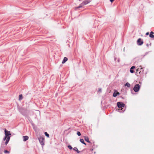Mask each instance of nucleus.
I'll use <instances>...</instances> for the list:
<instances>
[{
  "instance_id": "obj_1",
  "label": "nucleus",
  "mask_w": 154,
  "mask_h": 154,
  "mask_svg": "<svg viewBox=\"0 0 154 154\" xmlns=\"http://www.w3.org/2000/svg\"><path fill=\"white\" fill-rule=\"evenodd\" d=\"M4 131L5 136L3 138V140L4 141L6 140L5 145H7L10 140L11 134L10 131H8L6 129H5Z\"/></svg>"
},
{
  "instance_id": "obj_2",
  "label": "nucleus",
  "mask_w": 154,
  "mask_h": 154,
  "mask_svg": "<svg viewBox=\"0 0 154 154\" xmlns=\"http://www.w3.org/2000/svg\"><path fill=\"white\" fill-rule=\"evenodd\" d=\"M140 88V85L138 84H137L135 85L133 88V90L135 92H138L139 91Z\"/></svg>"
},
{
  "instance_id": "obj_3",
  "label": "nucleus",
  "mask_w": 154,
  "mask_h": 154,
  "mask_svg": "<svg viewBox=\"0 0 154 154\" xmlns=\"http://www.w3.org/2000/svg\"><path fill=\"white\" fill-rule=\"evenodd\" d=\"M117 106L119 108H123L125 106V104L122 102H118L117 103Z\"/></svg>"
},
{
  "instance_id": "obj_4",
  "label": "nucleus",
  "mask_w": 154,
  "mask_h": 154,
  "mask_svg": "<svg viewBox=\"0 0 154 154\" xmlns=\"http://www.w3.org/2000/svg\"><path fill=\"white\" fill-rule=\"evenodd\" d=\"M137 44L138 45H142L143 43V40L141 38H138L137 41Z\"/></svg>"
},
{
  "instance_id": "obj_5",
  "label": "nucleus",
  "mask_w": 154,
  "mask_h": 154,
  "mask_svg": "<svg viewBox=\"0 0 154 154\" xmlns=\"http://www.w3.org/2000/svg\"><path fill=\"white\" fill-rule=\"evenodd\" d=\"M38 139L41 145L42 146L44 145V140H45L44 138L43 137H40L38 138Z\"/></svg>"
},
{
  "instance_id": "obj_6",
  "label": "nucleus",
  "mask_w": 154,
  "mask_h": 154,
  "mask_svg": "<svg viewBox=\"0 0 154 154\" xmlns=\"http://www.w3.org/2000/svg\"><path fill=\"white\" fill-rule=\"evenodd\" d=\"M26 111V110L23 108H22L20 110V112H21V114L25 116H26L27 115Z\"/></svg>"
},
{
  "instance_id": "obj_7",
  "label": "nucleus",
  "mask_w": 154,
  "mask_h": 154,
  "mask_svg": "<svg viewBox=\"0 0 154 154\" xmlns=\"http://www.w3.org/2000/svg\"><path fill=\"white\" fill-rule=\"evenodd\" d=\"M92 0H85L83 2L81 3V5H82V6H84L86 5L90 2Z\"/></svg>"
},
{
  "instance_id": "obj_8",
  "label": "nucleus",
  "mask_w": 154,
  "mask_h": 154,
  "mask_svg": "<svg viewBox=\"0 0 154 154\" xmlns=\"http://www.w3.org/2000/svg\"><path fill=\"white\" fill-rule=\"evenodd\" d=\"M84 139L86 141L90 143V146H93L92 145V143L89 140V138L87 136H84Z\"/></svg>"
},
{
  "instance_id": "obj_9",
  "label": "nucleus",
  "mask_w": 154,
  "mask_h": 154,
  "mask_svg": "<svg viewBox=\"0 0 154 154\" xmlns=\"http://www.w3.org/2000/svg\"><path fill=\"white\" fill-rule=\"evenodd\" d=\"M143 70V69L142 68H140V69H136V73L137 74H138V73L140 74H142L143 72H141V71L142 72Z\"/></svg>"
},
{
  "instance_id": "obj_10",
  "label": "nucleus",
  "mask_w": 154,
  "mask_h": 154,
  "mask_svg": "<svg viewBox=\"0 0 154 154\" xmlns=\"http://www.w3.org/2000/svg\"><path fill=\"white\" fill-rule=\"evenodd\" d=\"M119 93L116 90H115L113 93V96L114 97H116L117 95L119 94Z\"/></svg>"
},
{
  "instance_id": "obj_11",
  "label": "nucleus",
  "mask_w": 154,
  "mask_h": 154,
  "mask_svg": "<svg viewBox=\"0 0 154 154\" xmlns=\"http://www.w3.org/2000/svg\"><path fill=\"white\" fill-rule=\"evenodd\" d=\"M125 110V109L124 108H119V109H118V111L120 112H124Z\"/></svg>"
},
{
  "instance_id": "obj_12",
  "label": "nucleus",
  "mask_w": 154,
  "mask_h": 154,
  "mask_svg": "<svg viewBox=\"0 0 154 154\" xmlns=\"http://www.w3.org/2000/svg\"><path fill=\"white\" fill-rule=\"evenodd\" d=\"M135 68V66H133L131 68L130 70V72L133 73L134 72V69Z\"/></svg>"
},
{
  "instance_id": "obj_13",
  "label": "nucleus",
  "mask_w": 154,
  "mask_h": 154,
  "mask_svg": "<svg viewBox=\"0 0 154 154\" xmlns=\"http://www.w3.org/2000/svg\"><path fill=\"white\" fill-rule=\"evenodd\" d=\"M23 141L24 142L26 141L27 140L29 139L28 136H23Z\"/></svg>"
},
{
  "instance_id": "obj_14",
  "label": "nucleus",
  "mask_w": 154,
  "mask_h": 154,
  "mask_svg": "<svg viewBox=\"0 0 154 154\" xmlns=\"http://www.w3.org/2000/svg\"><path fill=\"white\" fill-rule=\"evenodd\" d=\"M68 60V58L66 57H64L62 61V64L64 63Z\"/></svg>"
},
{
  "instance_id": "obj_15",
  "label": "nucleus",
  "mask_w": 154,
  "mask_h": 154,
  "mask_svg": "<svg viewBox=\"0 0 154 154\" xmlns=\"http://www.w3.org/2000/svg\"><path fill=\"white\" fill-rule=\"evenodd\" d=\"M83 7L82 5H81V3L80 4L79 6L77 7H76L75 8V10H77L79 8H82Z\"/></svg>"
},
{
  "instance_id": "obj_16",
  "label": "nucleus",
  "mask_w": 154,
  "mask_h": 154,
  "mask_svg": "<svg viewBox=\"0 0 154 154\" xmlns=\"http://www.w3.org/2000/svg\"><path fill=\"white\" fill-rule=\"evenodd\" d=\"M80 142L82 144L86 145V144L84 140L83 139H80Z\"/></svg>"
},
{
  "instance_id": "obj_17",
  "label": "nucleus",
  "mask_w": 154,
  "mask_h": 154,
  "mask_svg": "<svg viewBox=\"0 0 154 154\" xmlns=\"http://www.w3.org/2000/svg\"><path fill=\"white\" fill-rule=\"evenodd\" d=\"M73 149L74 151L77 152L78 153H79L80 152L78 149L76 147H74Z\"/></svg>"
},
{
  "instance_id": "obj_18",
  "label": "nucleus",
  "mask_w": 154,
  "mask_h": 154,
  "mask_svg": "<svg viewBox=\"0 0 154 154\" xmlns=\"http://www.w3.org/2000/svg\"><path fill=\"white\" fill-rule=\"evenodd\" d=\"M124 85L125 86H127L128 88H129L131 86L130 84L128 82H127Z\"/></svg>"
},
{
  "instance_id": "obj_19",
  "label": "nucleus",
  "mask_w": 154,
  "mask_h": 154,
  "mask_svg": "<svg viewBox=\"0 0 154 154\" xmlns=\"http://www.w3.org/2000/svg\"><path fill=\"white\" fill-rule=\"evenodd\" d=\"M154 34V32L153 31H151L150 32V33L149 35V36L150 38H151L152 37V36Z\"/></svg>"
},
{
  "instance_id": "obj_20",
  "label": "nucleus",
  "mask_w": 154,
  "mask_h": 154,
  "mask_svg": "<svg viewBox=\"0 0 154 154\" xmlns=\"http://www.w3.org/2000/svg\"><path fill=\"white\" fill-rule=\"evenodd\" d=\"M23 98V97L22 94H20L19 96V100H22Z\"/></svg>"
},
{
  "instance_id": "obj_21",
  "label": "nucleus",
  "mask_w": 154,
  "mask_h": 154,
  "mask_svg": "<svg viewBox=\"0 0 154 154\" xmlns=\"http://www.w3.org/2000/svg\"><path fill=\"white\" fill-rule=\"evenodd\" d=\"M45 135V136L47 137H49V134L47 132H45L44 133Z\"/></svg>"
},
{
  "instance_id": "obj_22",
  "label": "nucleus",
  "mask_w": 154,
  "mask_h": 154,
  "mask_svg": "<svg viewBox=\"0 0 154 154\" xmlns=\"http://www.w3.org/2000/svg\"><path fill=\"white\" fill-rule=\"evenodd\" d=\"M27 118V119H28V120L30 122H31V121L32 122V121L31 120V118H30V117L28 116H27V115H26V116Z\"/></svg>"
},
{
  "instance_id": "obj_23",
  "label": "nucleus",
  "mask_w": 154,
  "mask_h": 154,
  "mask_svg": "<svg viewBox=\"0 0 154 154\" xmlns=\"http://www.w3.org/2000/svg\"><path fill=\"white\" fill-rule=\"evenodd\" d=\"M67 147L70 150H71L72 149V147L70 145H68Z\"/></svg>"
},
{
  "instance_id": "obj_24",
  "label": "nucleus",
  "mask_w": 154,
  "mask_h": 154,
  "mask_svg": "<svg viewBox=\"0 0 154 154\" xmlns=\"http://www.w3.org/2000/svg\"><path fill=\"white\" fill-rule=\"evenodd\" d=\"M4 152L5 153H9L10 152L7 150H5L4 151Z\"/></svg>"
},
{
  "instance_id": "obj_25",
  "label": "nucleus",
  "mask_w": 154,
  "mask_h": 154,
  "mask_svg": "<svg viewBox=\"0 0 154 154\" xmlns=\"http://www.w3.org/2000/svg\"><path fill=\"white\" fill-rule=\"evenodd\" d=\"M77 134L78 136H80L81 135V133L79 131H78L77 132Z\"/></svg>"
},
{
  "instance_id": "obj_26",
  "label": "nucleus",
  "mask_w": 154,
  "mask_h": 154,
  "mask_svg": "<svg viewBox=\"0 0 154 154\" xmlns=\"http://www.w3.org/2000/svg\"><path fill=\"white\" fill-rule=\"evenodd\" d=\"M101 91H102L101 88H99L98 91V92H101Z\"/></svg>"
},
{
  "instance_id": "obj_27",
  "label": "nucleus",
  "mask_w": 154,
  "mask_h": 154,
  "mask_svg": "<svg viewBox=\"0 0 154 154\" xmlns=\"http://www.w3.org/2000/svg\"><path fill=\"white\" fill-rule=\"evenodd\" d=\"M148 53H149V52H146V53H145V54H144V55H143V57H144L145 56H146V55L147 54H148Z\"/></svg>"
},
{
  "instance_id": "obj_28",
  "label": "nucleus",
  "mask_w": 154,
  "mask_h": 154,
  "mask_svg": "<svg viewBox=\"0 0 154 154\" xmlns=\"http://www.w3.org/2000/svg\"><path fill=\"white\" fill-rule=\"evenodd\" d=\"M3 143H2L1 144V149L3 147Z\"/></svg>"
},
{
  "instance_id": "obj_29",
  "label": "nucleus",
  "mask_w": 154,
  "mask_h": 154,
  "mask_svg": "<svg viewBox=\"0 0 154 154\" xmlns=\"http://www.w3.org/2000/svg\"><path fill=\"white\" fill-rule=\"evenodd\" d=\"M149 33L148 32H147L146 33V35H149Z\"/></svg>"
},
{
  "instance_id": "obj_30",
  "label": "nucleus",
  "mask_w": 154,
  "mask_h": 154,
  "mask_svg": "<svg viewBox=\"0 0 154 154\" xmlns=\"http://www.w3.org/2000/svg\"><path fill=\"white\" fill-rule=\"evenodd\" d=\"M110 0V1L111 2H113L114 1V0Z\"/></svg>"
},
{
  "instance_id": "obj_31",
  "label": "nucleus",
  "mask_w": 154,
  "mask_h": 154,
  "mask_svg": "<svg viewBox=\"0 0 154 154\" xmlns=\"http://www.w3.org/2000/svg\"><path fill=\"white\" fill-rule=\"evenodd\" d=\"M117 62H119V61H120V60H119V58H118L117 60Z\"/></svg>"
},
{
  "instance_id": "obj_32",
  "label": "nucleus",
  "mask_w": 154,
  "mask_h": 154,
  "mask_svg": "<svg viewBox=\"0 0 154 154\" xmlns=\"http://www.w3.org/2000/svg\"><path fill=\"white\" fill-rule=\"evenodd\" d=\"M146 46L147 47H149V44H146Z\"/></svg>"
},
{
  "instance_id": "obj_33",
  "label": "nucleus",
  "mask_w": 154,
  "mask_h": 154,
  "mask_svg": "<svg viewBox=\"0 0 154 154\" xmlns=\"http://www.w3.org/2000/svg\"><path fill=\"white\" fill-rule=\"evenodd\" d=\"M116 57H115V58H114V60H115V61H116Z\"/></svg>"
},
{
  "instance_id": "obj_34",
  "label": "nucleus",
  "mask_w": 154,
  "mask_h": 154,
  "mask_svg": "<svg viewBox=\"0 0 154 154\" xmlns=\"http://www.w3.org/2000/svg\"><path fill=\"white\" fill-rule=\"evenodd\" d=\"M120 97L122 99H124V98L123 97H122V96H121Z\"/></svg>"
},
{
  "instance_id": "obj_35",
  "label": "nucleus",
  "mask_w": 154,
  "mask_h": 154,
  "mask_svg": "<svg viewBox=\"0 0 154 154\" xmlns=\"http://www.w3.org/2000/svg\"><path fill=\"white\" fill-rule=\"evenodd\" d=\"M154 38V35H153L152 36V37H151V38Z\"/></svg>"
},
{
  "instance_id": "obj_36",
  "label": "nucleus",
  "mask_w": 154,
  "mask_h": 154,
  "mask_svg": "<svg viewBox=\"0 0 154 154\" xmlns=\"http://www.w3.org/2000/svg\"><path fill=\"white\" fill-rule=\"evenodd\" d=\"M151 45H152L151 43H150L149 44V45H150V46H151Z\"/></svg>"
},
{
  "instance_id": "obj_37",
  "label": "nucleus",
  "mask_w": 154,
  "mask_h": 154,
  "mask_svg": "<svg viewBox=\"0 0 154 154\" xmlns=\"http://www.w3.org/2000/svg\"><path fill=\"white\" fill-rule=\"evenodd\" d=\"M91 150L92 151L93 150V149H91Z\"/></svg>"
}]
</instances>
